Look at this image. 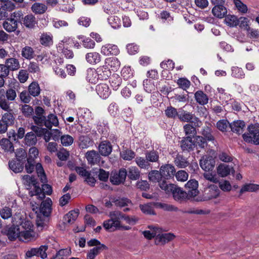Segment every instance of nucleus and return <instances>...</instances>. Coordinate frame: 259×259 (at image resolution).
Segmentation results:
<instances>
[{"label":"nucleus","mask_w":259,"mask_h":259,"mask_svg":"<svg viewBox=\"0 0 259 259\" xmlns=\"http://www.w3.org/2000/svg\"><path fill=\"white\" fill-rule=\"evenodd\" d=\"M79 213V210L75 209L70 211L67 214H66V217L67 218V223L70 224L74 223L77 219Z\"/></svg>","instance_id":"54"},{"label":"nucleus","mask_w":259,"mask_h":259,"mask_svg":"<svg viewBox=\"0 0 259 259\" xmlns=\"http://www.w3.org/2000/svg\"><path fill=\"white\" fill-rule=\"evenodd\" d=\"M45 111L43 108L39 106H37L35 109V115L33 116V119L35 124L38 125H43V122H44V119L45 116L44 115Z\"/></svg>","instance_id":"23"},{"label":"nucleus","mask_w":259,"mask_h":259,"mask_svg":"<svg viewBox=\"0 0 259 259\" xmlns=\"http://www.w3.org/2000/svg\"><path fill=\"white\" fill-rule=\"evenodd\" d=\"M22 13L14 12L13 18H7L3 24L4 28L8 32H14L18 27V23L20 21Z\"/></svg>","instance_id":"5"},{"label":"nucleus","mask_w":259,"mask_h":259,"mask_svg":"<svg viewBox=\"0 0 259 259\" xmlns=\"http://www.w3.org/2000/svg\"><path fill=\"white\" fill-rule=\"evenodd\" d=\"M58 124V120L56 115L50 114L48 116L47 118L45 117L43 125H45L48 128L51 129L53 125L57 126Z\"/></svg>","instance_id":"34"},{"label":"nucleus","mask_w":259,"mask_h":259,"mask_svg":"<svg viewBox=\"0 0 259 259\" xmlns=\"http://www.w3.org/2000/svg\"><path fill=\"white\" fill-rule=\"evenodd\" d=\"M175 235L171 233L162 234L161 235H157L156 240L159 242L164 244L172 240L175 238Z\"/></svg>","instance_id":"42"},{"label":"nucleus","mask_w":259,"mask_h":259,"mask_svg":"<svg viewBox=\"0 0 259 259\" xmlns=\"http://www.w3.org/2000/svg\"><path fill=\"white\" fill-rule=\"evenodd\" d=\"M181 148L183 151L190 152L195 148L194 141L191 137H183L180 141Z\"/></svg>","instance_id":"14"},{"label":"nucleus","mask_w":259,"mask_h":259,"mask_svg":"<svg viewBox=\"0 0 259 259\" xmlns=\"http://www.w3.org/2000/svg\"><path fill=\"white\" fill-rule=\"evenodd\" d=\"M103 226L106 231H114L120 229V222L110 218L104 221Z\"/></svg>","instance_id":"19"},{"label":"nucleus","mask_w":259,"mask_h":259,"mask_svg":"<svg viewBox=\"0 0 259 259\" xmlns=\"http://www.w3.org/2000/svg\"><path fill=\"white\" fill-rule=\"evenodd\" d=\"M259 190V185L254 184H246L242 186L240 190V194L245 192H255Z\"/></svg>","instance_id":"55"},{"label":"nucleus","mask_w":259,"mask_h":259,"mask_svg":"<svg viewBox=\"0 0 259 259\" xmlns=\"http://www.w3.org/2000/svg\"><path fill=\"white\" fill-rule=\"evenodd\" d=\"M122 158L125 160L130 161L136 156V153L132 150H126L120 153Z\"/></svg>","instance_id":"63"},{"label":"nucleus","mask_w":259,"mask_h":259,"mask_svg":"<svg viewBox=\"0 0 259 259\" xmlns=\"http://www.w3.org/2000/svg\"><path fill=\"white\" fill-rule=\"evenodd\" d=\"M110 200L114 205L118 207L122 208L126 206H132V201L126 197H113L110 198Z\"/></svg>","instance_id":"18"},{"label":"nucleus","mask_w":259,"mask_h":259,"mask_svg":"<svg viewBox=\"0 0 259 259\" xmlns=\"http://www.w3.org/2000/svg\"><path fill=\"white\" fill-rule=\"evenodd\" d=\"M40 92V89L38 83L36 81L31 82L28 87V93L33 97L38 96Z\"/></svg>","instance_id":"46"},{"label":"nucleus","mask_w":259,"mask_h":259,"mask_svg":"<svg viewBox=\"0 0 259 259\" xmlns=\"http://www.w3.org/2000/svg\"><path fill=\"white\" fill-rule=\"evenodd\" d=\"M205 194L209 199L217 198L220 194V190L215 185H210L205 190Z\"/></svg>","instance_id":"35"},{"label":"nucleus","mask_w":259,"mask_h":259,"mask_svg":"<svg viewBox=\"0 0 259 259\" xmlns=\"http://www.w3.org/2000/svg\"><path fill=\"white\" fill-rule=\"evenodd\" d=\"M34 52L33 49L29 46H26L22 48L21 55L26 59L30 60L34 57Z\"/></svg>","instance_id":"56"},{"label":"nucleus","mask_w":259,"mask_h":259,"mask_svg":"<svg viewBox=\"0 0 259 259\" xmlns=\"http://www.w3.org/2000/svg\"><path fill=\"white\" fill-rule=\"evenodd\" d=\"M79 147L81 149H87L93 145V142L86 136H81L79 138Z\"/></svg>","instance_id":"44"},{"label":"nucleus","mask_w":259,"mask_h":259,"mask_svg":"<svg viewBox=\"0 0 259 259\" xmlns=\"http://www.w3.org/2000/svg\"><path fill=\"white\" fill-rule=\"evenodd\" d=\"M97 130L102 137L107 138L109 135V127L107 120L100 121L97 124Z\"/></svg>","instance_id":"30"},{"label":"nucleus","mask_w":259,"mask_h":259,"mask_svg":"<svg viewBox=\"0 0 259 259\" xmlns=\"http://www.w3.org/2000/svg\"><path fill=\"white\" fill-rule=\"evenodd\" d=\"M0 145L5 152L13 153L14 151L13 143L8 139H2L0 141Z\"/></svg>","instance_id":"41"},{"label":"nucleus","mask_w":259,"mask_h":259,"mask_svg":"<svg viewBox=\"0 0 259 259\" xmlns=\"http://www.w3.org/2000/svg\"><path fill=\"white\" fill-rule=\"evenodd\" d=\"M101 52L105 56H116L119 54L120 51L117 46L113 44H107L102 47Z\"/></svg>","instance_id":"13"},{"label":"nucleus","mask_w":259,"mask_h":259,"mask_svg":"<svg viewBox=\"0 0 259 259\" xmlns=\"http://www.w3.org/2000/svg\"><path fill=\"white\" fill-rule=\"evenodd\" d=\"M135 161L137 165L141 169H148L150 166V163L146 158L137 156Z\"/></svg>","instance_id":"57"},{"label":"nucleus","mask_w":259,"mask_h":259,"mask_svg":"<svg viewBox=\"0 0 259 259\" xmlns=\"http://www.w3.org/2000/svg\"><path fill=\"white\" fill-rule=\"evenodd\" d=\"M52 201L50 198H47L42 201L40 206V212L45 217H48L52 211Z\"/></svg>","instance_id":"22"},{"label":"nucleus","mask_w":259,"mask_h":259,"mask_svg":"<svg viewBox=\"0 0 259 259\" xmlns=\"http://www.w3.org/2000/svg\"><path fill=\"white\" fill-rule=\"evenodd\" d=\"M9 101L6 98L5 90L0 89V108L6 111L12 112Z\"/></svg>","instance_id":"27"},{"label":"nucleus","mask_w":259,"mask_h":259,"mask_svg":"<svg viewBox=\"0 0 259 259\" xmlns=\"http://www.w3.org/2000/svg\"><path fill=\"white\" fill-rule=\"evenodd\" d=\"M14 119L15 118L12 112H7L3 115L1 119L10 126L14 124Z\"/></svg>","instance_id":"64"},{"label":"nucleus","mask_w":259,"mask_h":259,"mask_svg":"<svg viewBox=\"0 0 259 259\" xmlns=\"http://www.w3.org/2000/svg\"><path fill=\"white\" fill-rule=\"evenodd\" d=\"M160 188L167 194L171 193L174 199L178 201H182L190 199L186 192L181 188L172 184H168L166 181L160 183Z\"/></svg>","instance_id":"1"},{"label":"nucleus","mask_w":259,"mask_h":259,"mask_svg":"<svg viewBox=\"0 0 259 259\" xmlns=\"http://www.w3.org/2000/svg\"><path fill=\"white\" fill-rule=\"evenodd\" d=\"M6 65L9 70H16L19 68L20 64L18 59L14 58L8 59L6 61Z\"/></svg>","instance_id":"48"},{"label":"nucleus","mask_w":259,"mask_h":259,"mask_svg":"<svg viewBox=\"0 0 259 259\" xmlns=\"http://www.w3.org/2000/svg\"><path fill=\"white\" fill-rule=\"evenodd\" d=\"M105 64L107 66H110L113 71H116L120 66V62L115 57L106 59Z\"/></svg>","instance_id":"36"},{"label":"nucleus","mask_w":259,"mask_h":259,"mask_svg":"<svg viewBox=\"0 0 259 259\" xmlns=\"http://www.w3.org/2000/svg\"><path fill=\"white\" fill-rule=\"evenodd\" d=\"M100 154L97 151L92 150L88 151L85 155L88 162L91 165H94L100 162L101 160Z\"/></svg>","instance_id":"15"},{"label":"nucleus","mask_w":259,"mask_h":259,"mask_svg":"<svg viewBox=\"0 0 259 259\" xmlns=\"http://www.w3.org/2000/svg\"><path fill=\"white\" fill-rule=\"evenodd\" d=\"M127 176L131 180H137L139 179L140 171L136 166H131L127 171Z\"/></svg>","instance_id":"47"},{"label":"nucleus","mask_w":259,"mask_h":259,"mask_svg":"<svg viewBox=\"0 0 259 259\" xmlns=\"http://www.w3.org/2000/svg\"><path fill=\"white\" fill-rule=\"evenodd\" d=\"M37 141L36 136L32 132L26 134L25 137V143L26 145L29 146H33L36 144Z\"/></svg>","instance_id":"50"},{"label":"nucleus","mask_w":259,"mask_h":259,"mask_svg":"<svg viewBox=\"0 0 259 259\" xmlns=\"http://www.w3.org/2000/svg\"><path fill=\"white\" fill-rule=\"evenodd\" d=\"M98 150L99 153L103 156H109L112 151V146L111 143L108 141H102L99 146Z\"/></svg>","instance_id":"17"},{"label":"nucleus","mask_w":259,"mask_h":259,"mask_svg":"<svg viewBox=\"0 0 259 259\" xmlns=\"http://www.w3.org/2000/svg\"><path fill=\"white\" fill-rule=\"evenodd\" d=\"M23 180L24 184L28 187L27 188L28 189H31V187H33V190L29 192L30 196H36L40 200L45 198L44 194L41 193L39 184L34 177L24 175L23 176Z\"/></svg>","instance_id":"2"},{"label":"nucleus","mask_w":259,"mask_h":259,"mask_svg":"<svg viewBox=\"0 0 259 259\" xmlns=\"http://www.w3.org/2000/svg\"><path fill=\"white\" fill-rule=\"evenodd\" d=\"M145 158L148 161L150 162H157L159 161V153L157 151L152 150L151 151H147L145 153Z\"/></svg>","instance_id":"43"},{"label":"nucleus","mask_w":259,"mask_h":259,"mask_svg":"<svg viewBox=\"0 0 259 259\" xmlns=\"http://www.w3.org/2000/svg\"><path fill=\"white\" fill-rule=\"evenodd\" d=\"M98 80H106L111 74V72L108 66L103 65L97 69Z\"/></svg>","instance_id":"26"},{"label":"nucleus","mask_w":259,"mask_h":259,"mask_svg":"<svg viewBox=\"0 0 259 259\" xmlns=\"http://www.w3.org/2000/svg\"><path fill=\"white\" fill-rule=\"evenodd\" d=\"M194 98L197 103L201 105H205L208 103V96L202 91H197L194 94Z\"/></svg>","instance_id":"32"},{"label":"nucleus","mask_w":259,"mask_h":259,"mask_svg":"<svg viewBox=\"0 0 259 259\" xmlns=\"http://www.w3.org/2000/svg\"><path fill=\"white\" fill-rule=\"evenodd\" d=\"M21 227L19 239L22 241H30L35 238V232L33 230V225L30 221H20Z\"/></svg>","instance_id":"3"},{"label":"nucleus","mask_w":259,"mask_h":259,"mask_svg":"<svg viewBox=\"0 0 259 259\" xmlns=\"http://www.w3.org/2000/svg\"><path fill=\"white\" fill-rule=\"evenodd\" d=\"M127 176V171L125 168H121L118 172H112L110 181L113 185H119L123 183Z\"/></svg>","instance_id":"8"},{"label":"nucleus","mask_w":259,"mask_h":259,"mask_svg":"<svg viewBox=\"0 0 259 259\" xmlns=\"http://www.w3.org/2000/svg\"><path fill=\"white\" fill-rule=\"evenodd\" d=\"M217 174L222 177L228 176L231 172L234 174L235 170L233 166L226 164H220L217 168Z\"/></svg>","instance_id":"20"},{"label":"nucleus","mask_w":259,"mask_h":259,"mask_svg":"<svg viewBox=\"0 0 259 259\" xmlns=\"http://www.w3.org/2000/svg\"><path fill=\"white\" fill-rule=\"evenodd\" d=\"M86 79L91 83H96L98 81L97 70L89 68L87 70Z\"/></svg>","instance_id":"40"},{"label":"nucleus","mask_w":259,"mask_h":259,"mask_svg":"<svg viewBox=\"0 0 259 259\" xmlns=\"http://www.w3.org/2000/svg\"><path fill=\"white\" fill-rule=\"evenodd\" d=\"M148 228L152 230V231L146 230L143 232V234L146 238L149 240L157 236V232H160L161 231V228L154 226H149Z\"/></svg>","instance_id":"39"},{"label":"nucleus","mask_w":259,"mask_h":259,"mask_svg":"<svg viewBox=\"0 0 259 259\" xmlns=\"http://www.w3.org/2000/svg\"><path fill=\"white\" fill-rule=\"evenodd\" d=\"M229 126L233 132L241 134L243 131L245 124L243 120H236L230 123Z\"/></svg>","instance_id":"28"},{"label":"nucleus","mask_w":259,"mask_h":259,"mask_svg":"<svg viewBox=\"0 0 259 259\" xmlns=\"http://www.w3.org/2000/svg\"><path fill=\"white\" fill-rule=\"evenodd\" d=\"M26 28H33L37 24L35 17L32 14L26 15L22 18V21H20Z\"/></svg>","instance_id":"24"},{"label":"nucleus","mask_w":259,"mask_h":259,"mask_svg":"<svg viewBox=\"0 0 259 259\" xmlns=\"http://www.w3.org/2000/svg\"><path fill=\"white\" fill-rule=\"evenodd\" d=\"M9 166L10 168L15 173L21 172L24 168V164L22 162L12 159L9 162Z\"/></svg>","instance_id":"38"},{"label":"nucleus","mask_w":259,"mask_h":259,"mask_svg":"<svg viewBox=\"0 0 259 259\" xmlns=\"http://www.w3.org/2000/svg\"><path fill=\"white\" fill-rule=\"evenodd\" d=\"M195 147L200 149H204L207 146V140L203 137L197 136L195 138Z\"/></svg>","instance_id":"53"},{"label":"nucleus","mask_w":259,"mask_h":259,"mask_svg":"<svg viewBox=\"0 0 259 259\" xmlns=\"http://www.w3.org/2000/svg\"><path fill=\"white\" fill-rule=\"evenodd\" d=\"M199 164L200 167L205 171H209L212 170L215 165V161L211 157L203 156L200 160Z\"/></svg>","instance_id":"12"},{"label":"nucleus","mask_w":259,"mask_h":259,"mask_svg":"<svg viewBox=\"0 0 259 259\" xmlns=\"http://www.w3.org/2000/svg\"><path fill=\"white\" fill-rule=\"evenodd\" d=\"M121 75L124 80H127L133 77L134 70L130 66H124L121 71Z\"/></svg>","instance_id":"59"},{"label":"nucleus","mask_w":259,"mask_h":259,"mask_svg":"<svg viewBox=\"0 0 259 259\" xmlns=\"http://www.w3.org/2000/svg\"><path fill=\"white\" fill-rule=\"evenodd\" d=\"M53 36L51 33H43L41 34L39 41L41 45L45 47H50L53 44Z\"/></svg>","instance_id":"31"},{"label":"nucleus","mask_w":259,"mask_h":259,"mask_svg":"<svg viewBox=\"0 0 259 259\" xmlns=\"http://www.w3.org/2000/svg\"><path fill=\"white\" fill-rule=\"evenodd\" d=\"M187 193L190 199H192L199 194L198 182L195 180H190L185 185Z\"/></svg>","instance_id":"9"},{"label":"nucleus","mask_w":259,"mask_h":259,"mask_svg":"<svg viewBox=\"0 0 259 259\" xmlns=\"http://www.w3.org/2000/svg\"><path fill=\"white\" fill-rule=\"evenodd\" d=\"M211 132V129L210 127L205 126L202 128L201 133L203 137L208 141H214V138L212 136Z\"/></svg>","instance_id":"60"},{"label":"nucleus","mask_w":259,"mask_h":259,"mask_svg":"<svg viewBox=\"0 0 259 259\" xmlns=\"http://www.w3.org/2000/svg\"><path fill=\"white\" fill-rule=\"evenodd\" d=\"M31 10L35 14H42L47 11V7L45 4L35 3L32 5Z\"/></svg>","instance_id":"49"},{"label":"nucleus","mask_w":259,"mask_h":259,"mask_svg":"<svg viewBox=\"0 0 259 259\" xmlns=\"http://www.w3.org/2000/svg\"><path fill=\"white\" fill-rule=\"evenodd\" d=\"M110 83L114 90H117L121 85V78L117 74H113L110 78Z\"/></svg>","instance_id":"45"},{"label":"nucleus","mask_w":259,"mask_h":259,"mask_svg":"<svg viewBox=\"0 0 259 259\" xmlns=\"http://www.w3.org/2000/svg\"><path fill=\"white\" fill-rule=\"evenodd\" d=\"M107 249L108 247L105 245L94 247L88 251L87 258V259H95L96 256L99 254L103 250H107Z\"/></svg>","instance_id":"29"},{"label":"nucleus","mask_w":259,"mask_h":259,"mask_svg":"<svg viewBox=\"0 0 259 259\" xmlns=\"http://www.w3.org/2000/svg\"><path fill=\"white\" fill-rule=\"evenodd\" d=\"M162 174L160 171L157 170H152L149 172L148 178L150 181L153 183H159V186H160V183L164 180H162Z\"/></svg>","instance_id":"33"},{"label":"nucleus","mask_w":259,"mask_h":259,"mask_svg":"<svg viewBox=\"0 0 259 259\" xmlns=\"http://www.w3.org/2000/svg\"><path fill=\"white\" fill-rule=\"evenodd\" d=\"M179 118L184 122H191L195 126L200 127L202 123L199 119L196 117L194 114L187 111L183 110L179 115Z\"/></svg>","instance_id":"7"},{"label":"nucleus","mask_w":259,"mask_h":259,"mask_svg":"<svg viewBox=\"0 0 259 259\" xmlns=\"http://www.w3.org/2000/svg\"><path fill=\"white\" fill-rule=\"evenodd\" d=\"M174 162L179 168H184L190 165L188 158L180 154H177L174 157Z\"/></svg>","instance_id":"21"},{"label":"nucleus","mask_w":259,"mask_h":259,"mask_svg":"<svg viewBox=\"0 0 259 259\" xmlns=\"http://www.w3.org/2000/svg\"><path fill=\"white\" fill-rule=\"evenodd\" d=\"M184 131L187 137H191L192 138L197 134L196 128L190 124L184 126Z\"/></svg>","instance_id":"62"},{"label":"nucleus","mask_w":259,"mask_h":259,"mask_svg":"<svg viewBox=\"0 0 259 259\" xmlns=\"http://www.w3.org/2000/svg\"><path fill=\"white\" fill-rule=\"evenodd\" d=\"M153 204L155 207L161 208L165 211H176L178 210L177 207L171 204L161 202L154 203Z\"/></svg>","instance_id":"52"},{"label":"nucleus","mask_w":259,"mask_h":259,"mask_svg":"<svg viewBox=\"0 0 259 259\" xmlns=\"http://www.w3.org/2000/svg\"><path fill=\"white\" fill-rule=\"evenodd\" d=\"M162 177L165 179H170L174 178L176 174V168L171 164H165L160 168Z\"/></svg>","instance_id":"11"},{"label":"nucleus","mask_w":259,"mask_h":259,"mask_svg":"<svg viewBox=\"0 0 259 259\" xmlns=\"http://www.w3.org/2000/svg\"><path fill=\"white\" fill-rule=\"evenodd\" d=\"M48 246L46 245H41L39 248H32L30 250H28L26 252V256L30 258L34 255L40 256L41 258L44 259L47 257L46 250Z\"/></svg>","instance_id":"10"},{"label":"nucleus","mask_w":259,"mask_h":259,"mask_svg":"<svg viewBox=\"0 0 259 259\" xmlns=\"http://www.w3.org/2000/svg\"><path fill=\"white\" fill-rule=\"evenodd\" d=\"M212 13L216 17L222 18L226 15L227 11L226 8L224 6H214L212 8Z\"/></svg>","instance_id":"37"},{"label":"nucleus","mask_w":259,"mask_h":259,"mask_svg":"<svg viewBox=\"0 0 259 259\" xmlns=\"http://www.w3.org/2000/svg\"><path fill=\"white\" fill-rule=\"evenodd\" d=\"M16 158L14 159L19 162H22L23 164L26 161L27 158V153L25 150L23 148H20L16 150L15 152Z\"/></svg>","instance_id":"58"},{"label":"nucleus","mask_w":259,"mask_h":259,"mask_svg":"<svg viewBox=\"0 0 259 259\" xmlns=\"http://www.w3.org/2000/svg\"><path fill=\"white\" fill-rule=\"evenodd\" d=\"M96 91L99 97L103 99L108 98L111 94V90L106 83L98 84L96 87Z\"/></svg>","instance_id":"16"},{"label":"nucleus","mask_w":259,"mask_h":259,"mask_svg":"<svg viewBox=\"0 0 259 259\" xmlns=\"http://www.w3.org/2000/svg\"><path fill=\"white\" fill-rule=\"evenodd\" d=\"M248 133L242 135L243 140L247 143L259 145V125L251 124L248 127Z\"/></svg>","instance_id":"4"},{"label":"nucleus","mask_w":259,"mask_h":259,"mask_svg":"<svg viewBox=\"0 0 259 259\" xmlns=\"http://www.w3.org/2000/svg\"><path fill=\"white\" fill-rule=\"evenodd\" d=\"M226 23L230 27H235L239 24V20L234 15H228L225 19Z\"/></svg>","instance_id":"61"},{"label":"nucleus","mask_w":259,"mask_h":259,"mask_svg":"<svg viewBox=\"0 0 259 259\" xmlns=\"http://www.w3.org/2000/svg\"><path fill=\"white\" fill-rule=\"evenodd\" d=\"M87 62L91 65H96L101 62V56L96 52L86 54L85 57Z\"/></svg>","instance_id":"25"},{"label":"nucleus","mask_w":259,"mask_h":259,"mask_svg":"<svg viewBox=\"0 0 259 259\" xmlns=\"http://www.w3.org/2000/svg\"><path fill=\"white\" fill-rule=\"evenodd\" d=\"M154 203V202L140 205V208L144 213L147 214L155 215L156 213L153 209V207H155L154 205L153 204Z\"/></svg>","instance_id":"51"},{"label":"nucleus","mask_w":259,"mask_h":259,"mask_svg":"<svg viewBox=\"0 0 259 259\" xmlns=\"http://www.w3.org/2000/svg\"><path fill=\"white\" fill-rule=\"evenodd\" d=\"M12 223L13 224L7 227L5 229V234L7 236L8 239L11 241H14L17 238H19L21 227L20 226V222L19 225H15L14 224V220L12 219Z\"/></svg>","instance_id":"6"}]
</instances>
